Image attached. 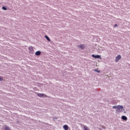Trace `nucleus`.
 I'll return each mask as SVG.
<instances>
[{
    "label": "nucleus",
    "instance_id": "1",
    "mask_svg": "<svg viewBox=\"0 0 130 130\" xmlns=\"http://www.w3.org/2000/svg\"><path fill=\"white\" fill-rule=\"evenodd\" d=\"M117 109L119 112H121V111H122V109H123V106H117Z\"/></svg>",
    "mask_w": 130,
    "mask_h": 130
},
{
    "label": "nucleus",
    "instance_id": "2",
    "mask_svg": "<svg viewBox=\"0 0 130 130\" xmlns=\"http://www.w3.org/2000/svg\"><path fill=\"white\" fill-rule=\"evenodd\" d=\"M37 96L38 97H44V98H46L47 97V95H46V94H44L43 93H38L37 94Z\"/></svg>",
    "mask_w": 130,
    "mask_h": 130
},
{
    "label": "nucleus",
    "instance_id": "3",
    "mask_svg": "<svg viewBox=\"0 0 130 130\" xmlns=\"http://www.w3.org/2000/svg\"><path fill=\"white\" fill-rule=\"evenodd\" d=\"M92 57H94V58H95V59L97 58L101 59V56L99 55H95L94 54H92Z\"/></svg>",
    "mask_w": 130,
    "mask_h": 130
},
{
    "label": "nucleus",
    "instance_id": "4",
    "mask_svg": "<svg viewBox=\"0 0 130 130\" xmlns=\"http://www.w3.org/2000/svg\"><path fill=\"white\" fill-rule=\"evenodd\" d=\"M121 58V56L120 55H118L117 57H116L115 61L117 62Z\"/></svg>",
    "mask_w": 130,
    "mask_h": 130
},
{
    "label": "nucleus",
    "instance_id": "5",
    "mask_svg": "<svg viewBox=\"0 0 130 130\" xmlns=\"http://www.w3.org/2000/svg\"><path fill=\"white\" fill-rule=\"evenodd\" d=\"M63 129H64V130H68V129H69V126H68V125H64L63 126Z\"/></svg>",
    "mask_w": 130,
    "mask_h": 130
},
{
    "label": "nucleus",
    "instance_id": "6",
    "mask_svg": "<svg viewBox=\"0 0 130 130\" xmlns=\"http://www.w3.org/2000/svg\"><path fill=\"white\" fill-rule=\"evenodd\" d=\"M28 50H29V51H34V48L33 47L30 46L28 47Z\"/></svg>",
    "mask_w": 130,
    "mask_h": 130
},
{
    "label": "nucleus",
    "instance_id": "7",
    "mask_svg": "<svg viewBox=\"0 0 130 130\" xmlns=\"http://www.w3.org/2000/svg\"><path fill=\"white\" fill-rule=\"evenodd\" d=\"M36 55H40L41 54V52L38 51L35 53Z\"/></svg>",
    "mask_w": 130,
    "mask_h": 130
},
{
    "label": "nucleus",
    "instance_id": "8",
    "mask_svg": "<svg viewBox=\"0 0 130 130\" xmlns=\"http://www.w3.org/2000/svg\"><path fill=\"white\" fill-rule=\"evenodd\" d=\"M78 47H80L81 49H84V48H85V46H84V45H80L78 46Z\"/></svg>",
    "mask_w": 130,
    "mask_h": 130
},
{
    "label": "nucleus",
    "instance_id": "9",
    "mask_svg": "<svg viewBox=\"0 0 130 130\" xmlns=\"http://www.w3.org/2000/svg\"><path fill=\"white\" fill-rule=\"evenodd\" d=\"M122 119H123V120H127V118L125 116H122Z\"/></svg>",
    "mask_w": 130,
    "mask_h": 130
},
{
    "label": "nucleus",
    "instance_id": "10",
    "mask_svg": "<svg viewBox=\"0 0 130 130\" xmlns=\"http://www.w3.org/2000/svg\"><path fill=\"white\" fill-rule=\"evenodd\" d=\"M45 37L47 39V40H48V41H50V39L49 38V37H48V36H45Z\"/></svg>",
    "mask_w": 130,
    "mask_h": 130
},
{
    "label": "nucleus",
    "instance_id": "11",
    "mask_svg": "<svg viewBox=\"0 0 130 130\" xmlns=\"http://www.w3.org/2000/svg\"><path fill=\"white\" fill-rule=\"evenodd\" d=\"M83 128L84 129V130H89V129L88 128V127H87V126H84Z\"/></svg>",
    "mask_w": 130,
    "mask_h": 130
},
{
    "label": "nucleus",
    "instance_id": "12",
    "mask_svg": "<svg viewBox=\"0 0 130 130\" xmlns=\"http://www.w3.org/2000/svg\"><path fill=\"white\" fill-rule=\"evenodd\" d=\"M5 130H10V127L6 126L5 128Z\"/></svg>",
    "mask_w": 130,
    "mask_h": 130
},
{
    "label": "nucleus",
    "instance_id": "13",
    "mask_svg": "<svg viewBox=\"0 0 130 130\" xmlns=\"http://www.w3.org/2000/svg\"><path fill=\"white\" fill-rule=\"evenodd\" d=\"M2 9H3V10H4V11H7V8H6L5 7H3Z\"/></svg>",
    "mask_w": 130,
    "mask_h": 130
},
{
    "label": "nucleus",
    "instance_id": "14",
    "mask_svg": "<svg viewBox=\"0 0 130 130\" xmlns=\"http://www.w3.org/2000/svg\"><path fill=\"white\" fill-rule=\"evenodd\" d=\"M4 80V78L2 77H0V81H3Z\"/></svg>",
    "mask_w": 130,
    "mask_h": 130
},
{
    "label": "nucleus",
    "instance_id": "15",
    "mask_svg": "<svg viewBox=\"0 0 130 130\" xmlns=\"http://www.w3.org/2000/svg\"><path fill=\"white\" fill-rule=\"evenodd\" d=\"M113 108L115 109L116 108H117V106H113Z\"/></svg>",
    "mask_w": 130,
    "mask_h": 130
},
{
    "label": "nucleus",
    "instance_id": "16",
    "mask_svg": "<svg viewBox=\"0 0 130 130\" xmlns=\"http://www.w3.org/2000/svg\"><path fill=\"white\" fill-rule=\"evenodd\" d=\"M95 72H97V73H100V71H97V70H95Z\"/></svg>",
    "mask_w": 130,
    "mask_h": 130
},
{
    "label": "nucleus",
    "instance_id": "17",
    "mask_svg": "<svg viewBox=\"0 0 130 130\" xmlns=\"http://www.w3.org/2000/svg\"><path fill=\"white\" fill-rule=\"evenodd\" d=\"M114 26H115V27H117V24H116L114 25Z\"/></svg>",
    "mask_w": 130,
    "mask_h": 130
}]
</instances>
